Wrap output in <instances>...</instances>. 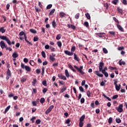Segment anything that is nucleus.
<instances>
[{
	"label": "nucleus",
	"mask_w": 127,
	"mask_h": 127,
	"mask_svg": "<svg viewBox=\"0 0 127 127\" xmlns=\"http://www.w3.org/2000/svg\"><path fill=\"white\" fill-rule=\"evenodd\" d=\"M0 39L2 40H5L8 45H11V42L10 41L9 39L6 36H1L0 35Z\"/></svg>",
	"instance_id": "nucleus-1"
},
{
	"label": "nucleus",
	"mask_w": 127,
	"mask_h": 127,
	"mask_svg": "<svg viewBox=\"0 0 127 127\" xmlns=\"http://www.w3.org/2000/svg\"><path fill=\"white\" fill-rule=\"evenodd\" d=\"M74 67L75 69H76V70H77V72L80 73L81 75H85V72L83 71V65L80 66L79 67L76 65H74Z\"/></svg>",
	"instance_id": "nucleus-2"
},
{
	"label": "nucleus",
	"mask_w": 127,
	"mask_h": 127,
	"mask_svg": "<svg viewBox=\"0 0 127 127\" xmlns=\"http://www.w3.org/2000/svg\"><path fill=\"white\" fill-rule=\"evenodd\" d=\"M21 67L22 69L26 70V71H27V72H31V67H30L28 65H25V64H24L21 63Z\"/></svg>",
	"instance_id": "nucleus-3"
},
{
	"label": "nucleus",
	"mask_w": 127,
	"mask_h": 127,
	"mask_svg": "<svg viewBox=\"0 0 127 127\" xmlns=\"http://www.w3.org/2000/svg\"><path fill=\"white\" fill-rule=\"evenodd\" d=\"M123 108H124V105H123V104H120L118 108V107H116L115 109L118 112H119V113H123V112H124Z\"/></svg>",
	"instance_id": "nucleus-4"
},
{
	"label": "nucleus",
	"mask_w": 127,
	"mask_h": 127,
	"mask_svg": "<svg viewBox=\"0 0 127 127\" xmlns=\"http://www.w3.org/2000/svg\"><path fill=\"white\" fill-rule=\"evenodd\" d=\"M11 76V71H10L9 68H8L6 72V80H8Z\"/></svg>",
	"instance_id": "nucleus-5"
},
{
	"label": "nucleus",
	"mask_w": 127,
	"mask_h": 127,
	"mask_svg": "<svg viewBox=\"0 0 127 127\" xmlns=\"http://www.w3.org/2000/svg\"><path fill=\"white\" fill-rule=\"evenodd\" d=\"M53 109H54V106L51 105L50 106L45 112L46 115H48V114H49V113L52 111Z\"/></svg>",
	"instance_id": "nucleus-6"
},
{
	"label": "nucleus",
	"mask_w": 127,
	"mask_h": 127,
	"mask_svg": "<svg viewBox=\"0 0 127 127\" xmlns=\"http://www.w3.org/2000/svg\"><path fill=\"white\" fill-rule=\"evenodd\" d=\"M0 46L2 49H3V48H6L7 47V45H6L4 42L3 41H1L0 42Z\"/></svg>",
	"instance_id": "nucleus-7"
},
{
	"label": "nucleus",
	"mask_w": 127,
	"mask_h": 127,
	"mask_svg": "<svg viewBox=\"0 0 127 127\" xmlns=\"http://www.w3.org/2000/svg\"><path fill=\"white\" fill-rule=\"evenodd\" d=\"M104 65H105L104 62H102L99 63V71H102V69H103V67H104Z\"/></svg>",
	"instance_id": "nucleus-8"
},
{
	"label": "nucleus",
	"mask_w": 127,
	"mask_h": 127,
	"mask_svg": "<svg viewBox=\"0 0 127 127\" xmlns=\"http://www.w3.org/2000/svg\"><path fill=\"white\" fill-rule=\"evenodd\" d=\"M96 34L98 35V37L101 38H103V37H105V36H106V34L105 33H96Z\"/></svg>",
	"instance_id": "nucleus-9"
},
{
	"label": "nucleus",
	"mask_w": 127,
	"mask_h": 127,
	"mask_svg": "<svg viewBox=\"0 0 127 127\" xmlns=\"http://www.w3.org/2000/svg\"><path fill=\"white\" fill-rule=\"evenodd\" d=\"M117 28H118L119 30H120V31H122V32H124V31H125L124 28H123V27H122V26H121V25L117 24Z\"/></svg>",
	"instance_id": "nucleus-10"
},
{
	"label": "nucleus",
	"mask_w": 127,
	"mask_h": 127,
	"mask_svg": "<svg viewBox=\"0 0 127 127\" xmlns=\"http://www.w3.org/2000/svg\"><path fill=\"white\" fill-rule=\"evenodd\" d=\"M67 27H68L69 28H71V29H73V30H75V29H76V27L75 26L72 25V24H67Z\"/></svg>",
	"instance_id": "nucleus-11"
},
{
	"label": "nucleus",
	"mask_w": 127,
	"mask_h": 127,
	"mask_svg": "<svg viewBox=\"0 0 127 127\" xmlns=\"http://www.w3.org/2000/svg\"><path fill=\"white\" fill-rule=\"evenodd\" d=\"M94 73L98 77H104V75L102 73H100V72L98 70H96Z\"/></svg>",
	"instance_id": "nucleus-12"
},
{
	"label": "nucleus",
	"mask_w": 127,
	"mask_h": 127,
	"mask_svg": "<svg viewBox=\"0 0 127 127\" xmlns=\"http://www.w3.org/2000/svg\"><path fill=\"white\" fill-rule=\"evenodd\" d=\"M64 53L66 54V55H68V56H73V53H72L71 52L66 50L64 51Z\"/></svg>",
	"instance_id": "nucleus-13"
},
{
	"label": "nucleus",
	"mask_w": 127,
	"mask_h": 127,
	"mask_svg": "<svg viewBox=\"0 0 127 127\" xmlns=\"http://www.w3.org/2000/svg\"><path fill=\"white\" fill-rule=\"evenodd\" d=\"M73 59L74 60H76V61H77V62H79L80 61V59H79V57H78V56L76 54V53H74Z\"/></svg>",
	"instance_id": "nucleus-14"
},
{
	"label": "nucleus",
	"mask_w": 127,
	"mask_h": 127,
	"mask_svg": "<svg viewBox=\"0 0 127 127\" xmlns=\"http://www.w3.org/2000/svg\"><path fill=\"white\" fill-rule=\"evenodd\" d=\"M86 95L88 98H91L93 96V93H91L90 90H88L86 92Z\"/></svg>",
	"instance_id": "nucleus-15"
},
{
	"label": "nucleus",
	"mask_w": 127,
	"mask_h": 127,
	"mask_svg": "<svg viewBox=\"0 0 127 127\" xmlns=\"http://www.w3.org/2000/svg\"><path fill=\"white\" fill-rule=\"evenodd\" d=\"M59 15L61 18H63V17H65L66 16V14L64 12H60Z\"/></svg>",
	"instance_id": "nucleus-16"
},
{
	"label": "nucleus",
	"mask_w": 127,
	"mask_h": 127,
	"mask_svg": "<svg viewBox=\"0 0 127 127\" xmlns=\"http://www.w3.org/2000/svg\"><path fill=\"white\" fill-rule=\"evenodd\" d=\"M110 5H111L110 3H105L104 4V7H106L107 10H108L109 9V6H110Z\"/></svg>",
	"instance_id": "nucleus-17"
},
{
	"label": "nucleus",
	"mask_w": 127,
	"mask_h": 127,
	"mask_svg": "<svg viewBox=\"0 0 127 127\" xmlns=\"http://www.w3.org/2000/svg\"><path fill=\"white\" fill-rule=\"evenodd\" d=\"M65 75L67 78H69L70 77V74H69V71H68L67 69L65 70Z\"/></svg>",
	"instance_id": "nucleus-18"
},
{
	"label": "nucleus",
	"mask_w": 127,
	"mask_h": 127,
	"mask_svg": "<svg viewBox=\"0 0 127 127\" xmlns=\"http://www.w3.org/2000/svg\"><path fill=\"white\" fill-rule=\"evenodd\" d=\"M76 51V47L75 46H72L71 49V52L74 54V52Z\"/></svg>",
	"instance_id": "nucleus-19"
},
{
	"label": "nucleus",
	"mask_w": 127,
	"mask_h": 127,
	"mask_svg": "<svg viewBox=\"0 0 127 127\" xmlns=\"http://www.w3.org/2000/svg\"><path fill=\"white\" fill-rule=\"evenodd\" d=\"M50 60L52 62H54V61H55L56 59H55V58H54V57H52V55H50Z\"/></svg>",
	"instance_id": "nucleus-20"
},
{
	"label": "nucleus",
	"mask_w": 127,
	"mask_h": 127,
	"mask_svg": "<svg viewBox=\"0 0 127 127\" xmlns=\"http://www.w3.org/2000/svg\"><path fill=\"white\" fill-rule=\"evenodd\" d=\"M0 32H1V33H4L5 32V29H4V27H2L0 28Z\"/></svg>",
	"instance_id": "nucleus-21"
},
{
	"label": "nucleus",
	"mask_w": 127,
	"mask_h": 127,
	"mask_svg": "<svg viewBox=\"0 0 127 127\" xmlns=\"http://www.w3.org/2000/svg\"><path fill=\"white\" fill-rule=\"evenodd\" d=\"M122 60L119 61V65L122 66V65H126V62L125 61H122Z\"/></svg>",
	"instance_id": "nucleus-22"
},
{
	"label": "nucleus",
	"mask_w": 127,
	"mask_h": 127,
	"mask_svg": "<svg viewBox=\"0 0 127 127\" xmlns=\"http://www.w3.org/2000/svg\"><path fill=\"white\" fill-rule=\"evenodd\" d=\"M71 122V120L70 119H67L65 121V124H67L68 127H70V123Z\"/></svg>",
	"instance_id": "nucleus-23"
},
{
	"label": "nucleus",
	"mask_w": 127,
	"mask_h": 127,
	"mask_svg": "<svg viewBox=\"0 0 127 127\" xmlns=\"http://www.w3.org/2000/svg\"><path fill=\"white\" fill-rule=\"evenodd\" d=\"M24 36V37H19L20 40H23V39H25V41H26V40H27V37L26 36V35H25V36Z\"/></svg>",
	"instance_id": "nucleus-24"
},
{
	"label": "nucleus",
	"mask_w": 127,
	"mask_h": 127,
	"mask_svg": "<svg viewBox=\"0 0 127 127\" xmlns=\"http://www.w3.org/2000/svg\"><path fill=\"white\" fill-rule=\"evenodd\" d=\"M12 56L13 58H17L18 57V54H17V53L15 52L12 54Z\"/></svg>",
	"instance_id": "nucleus-25"
},
{
	"label": "nucleus",
	"mask_w": 127,
	"mask_h": 127,
	"mask_svg": "<svg viewBox=\"0 0 127 127\" xmlns=\"http://www.w3.org/2000/svg\"><path fill=\"white\" fill-rule=\"evenodd\" d=\"M52 26L54 27V28H55L56 26H57V24H56V22L55 20H53L52 22Z\"/></svg>",
	"instance_id": "nucleus-26"
},
{
	"label": "nucleus",
	"mask_w": 127,
	"mask_h": 127,
	"mask_svg": "<svg viewBox=\"0 0 127 127\" xmlns=\"http://www.w3.org/2000/svg\"><path fill=\"white\" fill-rule=\"evenodd\" d=\"M85 115H82L79 119L80 122H84V120H85Z\"/></svg>",
	"instance_id": "nucleus-27"
},
{
	"label": "nucleus",
	"mask_w": 127,
	"mask_h": 127,
	"mask_svg": "<svg viewBox=\"0 0 127 127\" xmlns=\"http://www.w3.org/2000/svg\"><path fill=\"white\" fill-rule=\"evenodd\" d=\"M67 90V87H66L65 86H64L63 88L61 89V90L60 91V93H63L64 92V91H66Z\"/></svg>",
	"instance_id": "nucleus-28"
},
{
	"label": "nucleus",
	"mask_w": 127,
	"mask_h": 127,
	"mask_svg": "<svg viewBox=\"0 0 127 127\" xmlns=\"http://www.w3.org/2000/svg\"><path fill=\"white\" fill-rule=\"evenodd\" d=\"M9 109H10V105L8 106L7 107H6V108L5 109L4 114H6V113L8 112Z\"/></svg>",
	"instance_id": "nucleus-29"
},
{
	"label": "nucleus",
	"mask_w": 127,
	"mask_h": 127,
	"mask_svg": "<svg viewBox=\"0 0 127 127\" xmlns=\"http://www.w3.org/2000/svg\"><path fill=\"white\" fill-rule=\"evenodd\" d=\"M36 83H37V80L35 78L33 79V81L32 82V86H35V84H36Z\"/></svg>",
	"instance_id": "nucleus-30"
},
{
	"label": "nucleus",
	"mask_w": 127,
	"mask_h": 127,
	"mask_svg": "<svg viewBox=\"0 0 127 127\" xmlns=\"http://www.w3.org/2000/svg\"><path fill=\"white\" fill-rule=\"evenodd\" d=\"M109 69L110 70H116V71H117V70H118V68H117V67H114L111 66H110L109 67Z\"/></svg>",
	"instance_id": "nucleus-31"
},
{
	"label": "nucleus",
	"mask_w": 127,
	"mask_h": 127,
	"mask_svg": "<svg viewBox=\"0 0 127 127\" xmlns=\"http://www.w3.org/2000/svg\"><path fill=\"white\" fill-rule=\"evenodd\" d=\"M85 16L87 18V19H91V16L90 15V14L89 13H85Z\"/></svg>",
	"instance_id": "nucleus-32"
},
{
	"label": "nucleus",
	"mask_w": 127,
	"mask_h": 127,
	"mask_svg": "<svg viewBox=\"0 0 127 127\" xmlns=\"http://www.w3.org/2000/svg\"><path fill=\"white\" fill-rule=\"evenodd\" d=\"M57 45L60 47V48H61V47H62V42H61V41H58L57 42Z\"/></svg>",
	"instance_id": "nucleus-33"
},
{
	"label": "nucleus",
	"mask_w": 127,
	"mask_h": 127,
	"mask_svg": "<svg viewBox=\"0 0 127 127\" xmlns=\"http://www.w3.org/2000/svg\"><path fill=\"white\" fill-rule=\"evenodd\" d=\"M29 63L31 66H34L35 65V62L32 60H30Z\"/></svg>",
	"instance_id": "nucleus-34"
},
{
	"label": "nucleus",
	"mask_w": 127,
	"mask_h": 127,
	"mask_svg": "<svg viewBox=\"0 0 127 127\" xmlns=\"http://www.w3.org/2000/svg\"><path fill=\"white\" fill-rule=\"evenodd\" d=\"M30 32H31L32 33H34V34H36V33H37L36 32V30L35 29H30Z\"/></svg>",
	"instance_id": "nucleus-35"
},
{
	"label": "nucleus",
	"mask_w": 127,
	"mask_h": 127,
	"mask_svg": "<svg viewBox=\"0 0 127 127\" xmlns=\"http://www.w3.org/2000/svg\"><path fill=\"white\" fill-rule=\"evenodd\" d=\"M26 77H22L21 78V83H24V82H26Z\"/></svg>",
	"instance_id": "nucleus-36"
},
{
	"label": "nucleus",
	"mask_w": 127,
	"mask_h": 127,
	"mask_svg": "<svg viewBox=\"0 0 127 127\" xmlns=\"http://www.w3.org/2000/svg\"><path fill=\"white\" fill-rule=\"evenodd\" d=\"M116 122L117 124H121V123H122V120L120 118H116Z\"/></svg>",
	"instance_id": "nucleus-37"
},
{
	"label": "nucleus",
	"mask_w": 127,
	"mask_h": 127,
	"mask_svg": "<svg viewBox=\"0 0 127 127\" xmlns=\"http://www.w3.org/2000/svg\"><path fill=\"white\" fill-rule=\"evenodd\" d=\"M109 34H111V35H112L113 36H115V35H116V32L115 31H109Z\"/></svg>",
	"instance_id": "nucleus-38"
},
{
	"label": "nucleus",
	"mask_w": 127,
	"mask_h": 127,
	"mask_svg": "<svg viewBox=\"0 0 127 127\" xmlns=\"http://www.w3.org/2000/svg\"><path fill=\"white\" fill-rule=\"evenodd\" d=\"M79 89L80 92H82V93L85 92V90H84V88H83L82 86H79Z\"/></svg>",
	"instance_id": "nucleus-39"
},
{
	"label": "nucleus",
	"mask_w": 127,
	"mask_h": 127,
	"mask_svg": "<svg viewBox=\"0 0 127 127\" xmlns=\"http://www.w3.org/2000/svg\"><path fill=\"white\" fill-rule=\"evenodd\" d=\"M103 51L104 53H105V54H108V50H107V49H106V48H103Z\"/></svg>",
	"instance_id": "nucleus-40"
},
{
	"label": "nucleus",
	"mask_w": 127,
	"mask_h": 127,
	"mask_svg": "<svg viewBox=\"0 0 127 127\" xmlns=\"http://www.w3.org/2000/svg\"><path fill=\"white\" fill-rule=\"evenodd\" d=\"M57 40H59L61 39V34H58L56 36Z\"/></svg>",
	"instance_id": "nucleus-41"
},
{
	"label": "nucleus",
	"mask_w": 127,
	"mask_h": 127,
	"mask_svg": "<svg viewBox=\"0 0 127 127\" xmlns=\"http://www.w3.org/2000/svg\"><path fill=\"white\" fill-rule=\"evenodd\" d=\"M55 12V9H53L49 13L50 15H53V13Z\"/></svg>",
	"instance_id": "nucleus-42"
},
{
	"label": "nucleus",
	"mask_w": 127,
	"mask_h": 127,
	"mask_svg": "<svg viewBox=\"0 0 127 127\" xmlns=\"http://www.w3.org/2000/svg\"><path fill=\"white\" fill-rule=\"evenodd\" d=\"M41 54H42V56H43V57L44 58H46V54H45V52L42 51L41 52Z\"/></svg>",
	"instance_id": "nucleus-43"
},
{
	"label": "nucleus",
	"mask_w": 127,
	"mask_h": 127,
	"mask_svg": "<svg viewBox=\"0 0 127 127\" xmlns=\"http://www.w3.org/2000/svg\"><path fill=\"white\" fill-rule=\"evenodd\" d=\"M117 9H118V11H119L120 12V13H121V14H123V11L122 9V8H121L120 7H118Z\"/></svg>",
	"instance_id": "nucleus-44"
},
{
	"label": "nucleus",
	"mask_w": 127,
	"mask_h": 127,
	"mask_svg": "<svg viewBox=\"0 0 127 127\" xmlns=\"http://www.w3.org/2000/svg\"><path fill=\"white\" fill-rule=\"evenodd\" d=\"M19 36H20V37H21V36H23V35H24V36L25 35V33H24V32L21 31L19 33Z\"/></svg>",
	"instance_id": "nucleus-45"
},
{
	"label": "nucleus",
	"mask_w": 127,
	"mask_h": 127,
	"mask_svg": "<svg viewBox=\"0 0 127 127\" xmlns=\"http://www.w3.org/2000/svg\"><path fill=\"white\" fill-rule=\"evenodd\" d=\"M39 38L37 36L34 37L33 41L34 42H36V41H38Z\"/></svg>",
	"instance_id": "nucleus-46"
},
{
	"label": "nucleus",
	"mask_w": 127,
	"mask_h": 127,
	"mask_svg": "<svg viewBox=\"0 0 127 127\" xmlns=\"http://www.w3.org/2000/svg\"><path fill=\"white\" fill-rule=\"evenodd\" d=\"M102 96H103V97H104V98H106V99H107V100H108V101H111V98H110V97L107 96V95H106V94H103L102 95Z\"/></svg>",
	"instance_id": "nucleus-47"
},
{
	"label": "nucleus",
	"mask_w": 127,
	"mask_h": 127,
	"mask_svg": "<svg viewBox=\"0 0 127 127\" xmlns=\"http://www.w3.org/2000/svg\"><path fill=\"white\" fill-rule=\"evenodd\" d=\"M108 123L109 124H112L113 123V118H109V119H108Z\"/></svg>",
	"instance_id": "nucleus-48"
},
{
	"label": "nucleus",
	"mask_w": 127,
	"mask_h": 127,
	"mask_svg": "<svg viewBox=\"0 0 127 127\" xmlns=\"http://www.w3.org/2000/svg\"><path fill=\"white\" fill-rule=\"evenodd\" d=\"M112 2L113 4H117L119 2V0H113Z\"/></svg>",
	"instance_id": "nucleus-49"
},
{
	"label": "nucleus",
	"mask_w": 127,
	"mask_h": 127,
	"mask_svg": "<svg viewBox=\"0 0 127 127\" xmlns=\"http://www.w3.org/2000/svg\"><path fill=\"white\" fill-rule=\"evenodd\" d=\"M45 102V99H44V98H42L40 99V103L41 104H43Z\"/></svg>",
	"instance_id": "nucleus-50"
},
{
	"label": "nucleus",
	"mask_w": 127,
	"mask_h": 127,
	"mask_svg": "<svg viewBox=\"0 0 127 127\" xmlns=\"http://www.w3.org/2000/svg\"><path fill=\"white\" fill-rule=\"evenodd\" d=\"M41 123V120H40V119H38L36 121V124H37V125H39V124Z\"/></svg>",
	"instance_id": "nucleus-51"
},
{
	"label": "nucleus",
	"mask_w": 127,
	"mask_h": 127,
	"mask_svg": "<svg viewBox=\"0 0 127 127\" xmlns=\"http://www.w3.org/2000/svg\"><path fill=\"white\" fill-rule=\"evenodd\" d=\"M117 98H119V95L116 94V95L113 96L112 100H115L116 99H117Z\"/></svg>",
	"instance_id": "nucleus-52"
},
{
	"label": "nucleus",
	"mask_w": 127,
	"mask_h": 127,
	"mask_svg": "<svg viewBox=\"0 0 127 127\" xmlns=\"http://www.w3.org/2000/svg\"><path fill=\"white\" fill-rule=\"evenodd\" d=\"M118 50L119 51H121V50H125V47H118Z\"/></svg>",
	"instance_id": "nucleus-53"
},
{
	"label": "nucleus",
	"mask_w": 127,
	"mask_h": 127,
	"mask_svg": "<svg viewBox=\"0 0 127 127\" xmlns=\"http://www.w3.org/2000/svg\"><path fill=\"white\" fill-rule=\"evenodd\" d=\"M51 7H52V4H50L47 6V9H50V8H51Z\"/></svg>",
	"instance_id": "nucleus-54"
},
{
	"label": "nucleus",
	"mask_w": 127,
	"mask_h": 127,
	"mask_svg": "<svg viewBox=\"0 0 127 127\" xmlns=\"http://www.w3.org/2000/svg\"><path fill=\"white\" fill-rule=\"evenodd\" d=\"M42 84L44 86H47V81H46V80H44L43 82H42Z\"/></svg>",
	"instance_id": "nucleus-55"
},
{
	"label": "nucleus",
	"mask_w": 127,
	"mask_h": 127,
	"mask_svg": "<svg viewBox=\"0 0 127 127\" xmlns=\"http://www.w3.org/2000/svg\"><path fill=\"white\" fill-rule=\"evenodd\" d=\"M32 105L34 107H36V106H37V102L36 101H33L32 102Z\"/></svg>",
	"instance_id": "nucleus-56"
},
{
	"label": "nucleus",
	"mask_w": 127,
	"mask_h": 127,
	"mask_svg": "<svg viewBox=\"0 0 127 127\" xmlns=\"http://www.w3.org/2000/svg\"><path fill=\"white\" fill-rule=\"evenodd\" d=\"M83 126H84V123L82 121L79 122V127H83Z\"/></svg>",
	"instance_id": "nucleus-57"
},
{
	"label": "nucleus",
	"mask_w": 127,
	"mask_h": 127,
	"mask_svg": "<svg viewBox=\"0 0 127 127\" xmlns=\"http://www.w3.org/2000/svg\"><path fill=\"white\" fill-rule=\"evenodd\" d=\"M84 26H86V27H89V23L88 22H85L84 23Z\"/></svg>",
	"instance_id": "nucleus-58"
},
{
	"label": "nucleus",
	"mask_w": 127,
	"mask_h": 127,
	"mask_svg": "<svg viewBox=\"0 0 127 127\" xmlns=\"http://www.w3.org/2000/svg\"><path fill=\"white\" fill-rule=\"evenodd\" d=\"M81 104H84L85 103V99L84 98H82L80 100Z\"/></svg>",
	"instance_id": "nucleus-59"
},
{
	"label": "nucleus",
	"mask_w": 127,
	"mask_h": 127,
	"mask_svg": "<svg viewBox=\"0 0 127 127\" xmlns=\"http://www.w3.org/2000/svg\"><path fill=\"white\" fill-rule=\"evenodd\" d=\"M116 90L117 91H120L121 87H119V85H115Z\"/></svg>",
	"instance_id": "nucleus-60"
},
{
	"label": "nucleus",
	"mask_w": 127,
	"mask_h": 127,
	"mask_svg": "<svg viewBox=\"0 0 127 127\" xmlns=\"http://www.w3.org/2000/svg\"><path fill=\"white\" fill-rule=\"evenodd\" d=\"M79 17H80V14H76L75 15V18H76V19H78L79 18Z\"/></svg>",
	"instance_id": "nucleus-61"
},
{
	"label": "nucleus",
	"mask_w": 127,
	"mask_h": 127,
	"mask_svg": "<svg viewBox=\"0 0 127 127\" xmlns=\"http://www.w3.org/2000/svg\"><path fill=\"white\" fill-rule=\"evenodd\" d=\"M122 3L123 4H125V5L127 4V0H123Z\"/></svg>",
	"instance_id": "nucleus-62"
},
{
	"label": "nucleus",
	"mask_w": 127,
	"mask_h": 127,
	"mask_svg": "<svg viewBox=\"0 0 127 127\" xmlns=\"http://www.w3.org/2000/svg\"><path fill=\"white\" fill-rule=\"evenodd\" d=\"M47 91H48L47 88H44V89L43 90V93L44 94H45V93H46V92H47Z\"/></svg>",
	"instance_id": "nucleus-63"
},
{
	"label": "nucleus",
	"mask_w": 127,
	"mask_h": 127,
	"mask_svg": "<svg viewBox=\"0 0 127 127\" xmlns=\"http://www.w3.org/2000/svg\"><path fill=\"white\" fill-rule=\"evenodd\" d=\"M23 61L25 63H27L28 62V59L27 58H24Z\"/></svg>",
	"instance_id": "nucleus-64"
}]
</instances>
